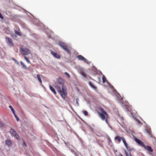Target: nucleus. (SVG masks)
I'll use <instances>...</instances> for the list:
<instances>
[{
    "label": "nucleus",
    "instance_id": "30",
    "mask_svg": "<svg viewBox=\"0 0 156 156\" xmlns=\"http://www.w3.org/2000/svg\"><path fill=\"white\" fill-rule=\"evenodd\" d=\"M135 120H136V121H137L139 124H140V122L139 120H138L136 119H135Z\"/></svg>",
    "mask_w": 156,
    "mask_h": 156
},
{
    "label": "nucleus",
    "instance_id": "17",
    "mask_svg": "<svg viewBox=\"0 0 156 156\" xmlns=\"http://www.w3.org/2000/svg\"><path fill=\"white\" fill-rule=\"evenodd\" d=\"M37 77L38 80H39V82L40 83L41 85V83H42V80L41 79V78L40 76V75L38 74L37 75Z\"/></svg>",
    "mask_w": 156,
    "mask_h": 156
},
{
    "label": "nucleus",
    "instance_id": "27",
    "mask_svg": "<svg viewBox=\"0 0 156 156\" xmlns=\"http://www.w3.org/2000/svg\"><path fill=\"white\" fill-rule=\"evenodd\" d=\"M125 153L126 154V156H129V154H128V153L127 152V151H125Z\"/></svg>",
    "mask_w": 156,
    "mask_h": 156
},
{
    "label": "nucleus",
    "instance_id": "41",
    "mask_svg": "<svg viewBox=\"0 0 156 156\" xmlns=\"http://www.w3.org/2000/svg\"><path fill=\"white\" fill-rule=\"evenodd\" d=\"M129 156H132L131 155V154H129Z\"/></svg>",
    "mask_w": 156,
    "mask_h": 156
},
{
    "label": "nucleus",
    "instance_id": "23",
    "mask_svg": "<svg viewBox=\"0 0 156 156\" xmlns=\"http://www.w3.org/2000/svg\"><path fill=\"white\" fill-rule=\"evenodd\" d=\"M102 79L103 83H105V77L104 76H103V77L102 78Z\"/></svg>",
    "mask_w": 156,
    "mask_h": 156
},
{
    "label": "nucleus",
    "instance_id": "40",
    "mask_svg": "<svg viewBox=\"0 0 156 156\" xmlns=\"http://www.w3.org/2000/svg\"><path fill=\"white\" fill-rule=\"evenodd\" d=\"M147 133H149V132L147 130Z\"/></svg>",
    "mask_w": 156,
    "mask_h": 156
},
{
    "label": "nucleus",
    "instance_id": "16",
    "mask_svg": "<svg viewBox=\"0 0 156 156\" xmlns=\"http://www.w3.org/2000/svg\"><path fill=\"white\" fill-rule=\"evenodd\" d=\"M5 143L8 146H9L11 144V142L9 140H7L5 141Z\"/></svg>",
    "mask_w": 156,
    "mask_h": 156
},
{
    "label": "nucleus",
    "instance_id": "21",
    "mask_svg": "<svg viewBox=\"0 0 156 156\" xmlns=\"http://www.w3.org/2000/svg\"><path fill=\"white\" fill-rule=\"evenodd\" d=\"M12 59L13 61H14L15 62L16 64L19 65V62L17 61L16 59H15L14 58H13Z\"/></svg>",
    "mask_w": 156,
    "mask_h": 156
},
{
    "label": "nucleus",
    "instance_id": "22",
    "mask_svg": "<svg viewBox=\"0 0 156 156\" xmlns=\"http://www.w3.org/2000/svg\"><path fill=\"white\" fill-rule=\"evenodd\" d=\"M64 74L68 77L70 78V76L69 74L67 72H65L64 73Z\"/></svg>",
    "mask_w": 156,
    "mask_h": 156
},
{
    "label": "nucleus",
    "instance_id": "28",
    "mask_svg": "<svg viewBox=\"0 0 156 156\" xmlns=\"http://www.w3.org/2000/svg\"><path fill=\"white\" fill-rule=\"evenodd\" d=\"M125 153L126 154V156H129V154H128V153L127 152V151H125Z\"/></svg>",
    "mask_w": 156,
    "mask_h": 156
},
{
    "label": "nucleus",
    "instance_id": "24",
    "mask_svg": "<svg viewBox=\"0 0 156 156\" xmlns=\"http://www.w3.org/2000/svg\"><path fill=\"white\" fill-rule=\"evenodd\" d=\"M76 103L77 104V106H79V104L78 101L79 100V99L78 98H77L76 99Z\"/></svg>",
    "mask_w": 156,
    "mask_h": 156
},
{
    "label": "nucleus",
    "instance_id": "9",
    "mask_svg": "<svg viewBox=\"0 0 156 156\" xmlns=\"http://www.w3.org/2000/svg\"><path fill=\"white\" fill-rule=\"evenodd\" d=\"M77 57L79 60L83 61L84 62L87 63L88 64H89L90 63V62L88 61L85 58H84L83 56L81 55H78Z\"/></svg>",
    "mask_w": 156,
    "mask_h": 156
},
{
    "label": "nucleus",
    "instance_id": "42",
    "mask_svg": "<svg viewBox=\"0 0 156 156\" xmlns=\"http://www.w3.org/2000/svg\"><path fill=\"white\" fill-rule=\"evenodd\" d=\"M1 55V52H0V55Z\"/></svg>",
    "mask_w": 156,
    "mask_h": 156
},
{
    "label": "nucleus",
    "instance_id": "4",
    "mask_svg": "<svg viewBox=\"0 0 156 156\" xmlns=\"http://www.w3.org/2000/svg\"><path fill=\"white\" fill-rule=\"evenodd\" d=\"M20 51L22 54L23 55H28L30 54V51L29 49L27 48H21Z\"/></svg>",
    "mask_w": 156,
    "mask_h": 156
},
{
    "label": "nucleus",
    "instance_id": "38",
    "mask_svg": "<svg viewBox=\"0 0 156 156\" xmlns=\"http://www.w3.org/2000/svg\"><path fill=\"white\" fill-rule=\"evenodd\" d=\"M118 156H123L121 154H120L119 155H118Z\"/></svg>",
    "mask_w": 156,
    "mask_h": 156
},
{
    "label": "nucleus",
    "instance_id": "36",
    "mask_svg": "<svg viewBox=\"0 0 156 156\" xmlns=\"http://www.w3.org/2000/svg\"><path fill=\"white\" fill-rule=\"evenodd\" d=\"M12 112L13 114H14V115H16L15 113V110L13 111V112Z\"/></svg>",
    "mask_w": 156,
    "mask_h": 156
},
{
    "label": "nucleus",
    "instance_id": "10",
    "mask_svg": "<svg viewBox=\"0 0 156 156\" xmlns=\"http://www.w3.org/2000/svg\"><path fill=\"white\" fill-rule=\"evenodd\" d=\"M149 152H152L153 151V150L152 148L149 146H145L144 145V146H143Z\"/></svg>",
    "mask_w": 156,
    "mask_h": 156
},
{
    "label": "nucleus",
    "instance_id": "14",
    "mask_svg": "<svg viewBox=\"0 0 156 156\" xmlns=\"http://www.w3.org/2000/svg\"><path fill=\"white\" fill-rule=\"evenodd\" d=\"M89 85L90 87L94 90H96L97 87L94 85H93L91 82H89Z\"/></svg>",
    "mask_w": 156,
    "mask_h": 156
},
{
    "label": "nucleus",
    "instance_id": "13",
    "mask_svg": "<svg viewBox=\"0 0 156 156\" xmlns=\"http://www.w3.org/2000/svg\"><path fill=\"white\" fill-rule=\"evenodd\" d=\"M49 88L50 90L53 93V94L55 95H56V92L55 90L50 85H49Z\"/></svg>",
    "mask_w": 156,
    "mask_h": 156
},
{
    "label": "nucleus",
    "instance_id": "11",
    "mask_svg": "<svg viewBox=\"0 0 156 156\" xmlns=\"http://www.w3.org/2000/svg\"><path fill=\"white\" fill-rule=\"evenodd\" d=\"M51 53L56 58H60V55L57 53L53 51H51Z\"/></svg>",
    "mask_w": 156,
    "mask_h": 156
},
{
    "label": "nucleus",
    "instance_id": "18",
    "mask_svg": "<svg viewBox=\"0 0 156 156\" xmlns=\"http://www.w3.org/2000/svg\"><path fill=\"white\" fill-rule=\"evenodd\" d=\"M15 32L16 34H17L19 36H21V33H20V31L19 30H15Z\"/></svg>",
    "mask_w": 156,
    "mask_h": 156
},
{
    "label": "nucleus",
    "instance_id": "15",
    "mask_svg": "<svg viewBox=\"0 0 156 156\" xmlns=\"http://www.w3.org/2000/svg\"><path fill=\"white\" fill-rule=\"evenodd\" d=\"M20 64L21 66H22L23 69L27 70V68L26 66L24 65L23 63L22 62H20Z\"/></svg>",
    "mask_w": 156,
    "mask_h": 156
},
{
    "label": "nucleus",
    "instance_id": "31",
    "mask_svg": "<svg viewBox=\"0 0 156 156\" xmlns=\"http://www.w3.org/2000/svg\"><path fill=\"white\" fill-rule=\"evenodd\" d=\"M0 18L2 19H4L3 16L1 13H0Z\"/></svg>",
    "mask_w": 156,
    "mask_h": 156
},
{
    "label": "nucleus",
    "instance_id": "2",
    "mask_svg": "<svg viewBox=\"0 0 156 156\" xmlns=\"http://www.w3.org/2000/svg\"><path fill=\"white\" fill-rule=\"evenodd\" d=\"M101 113L98 112V113L100 116V118L102 120H104L105 119L106 117H107V114L105 110L102 108H100L99 109Z\"/></svg>",
    "mask_w": 156,
    "mask_h": 156
},
{
    "label": "nucleus",
    "instance_id": "32",
    "mask_svg": "<svg viewBox=\"0 0 156 156\" xmlns=\"http://www.w3.org/2000/svg\"><path fill=\"white\" fill-rule=\"evenodd\" d=\"M84 114L85 115H87L88 114V112L87 111H85L84 112Z\"/></svg>",
    "mask_w": 156,
    "mask_h": 156
},
{
    "label": "nucleus",
    "instance_id": "20",
    "mask_svg": "<svg viewBox=\"0 0 156 156\" xmlns=\"http://www.w3.org/2000/svg\"><path fill=\"white\" fill-rule=\"evenodd\" d=\"M24 58L27 61V62L28 63H30V60H29V59L26 57L25 56H24Z\"/></svg>",
    "mask_w": 156,
    "mask_h": 156
},
{
    "label": "nucleus",
    "instance_id": "19",
    "mask_svg": "<svg viewBox=\"0 0 156 156\" xmlns=\"http://www.w3.org/2000/svg\"><path fill=\"white\" fill-rule=\"evenodd\" d=\"M121 138L119 136H116L115 138V139L116 140H117L119 142H120L121 140Z\"/></svg>",
    "mask_w": 156,
    "mask_h": 156
},
{
    "label": "nucleus",
    "instance_id": "29",
    "mask_svg": "<svg viewBox=\"0 0 156 156\" xmlns=\"http://www.w3.org/2000/svg\"><path fill=\"white\" fill-rule=\"evenodd\" d=\"M125 153L126 154V156H129V154H128V153L127 152V151H125Z\"/></svg>",
    "mask_w": 156,
    "mask_h": 156
},
{
    "label": "nucleus",
    "instance_id": "35",
    "mask_svg": "<svg viewBox=\"0 0 156 156\" xmlns=\"http://www.w3.org/2000/svg\"><path fill=\"white\" fill-rule=\"evenodd\" d=\"M12 112L13 114H14V115H16L15 113V110L13 111V112Z\"/></svg>",
    "mask_w": 156,
    "mask_h": 156
},
{
    "label": "nucleus",
    "instance_id": "39",
    "mask_svg": "<svg viewBox=\"0 0 156 156\" xmlns=\"http://www.w3.org/2000/svg\"><path fill=\"white\" fill-rule=\"evenodd\" d=\"M105 122H106L108 124V125H109V124H108V122H107V120H105Z\"/></svg>",
    "mask_w": 156,
    "mask_h": 156
},
{
    "label": "nucleus",
    "instance_id": "33",
    "mask_svg": "<svg viewBox=\"0 0 156 156\" xmlns=\"http://www.w3.org/2000/svg\"><path fill=\"white\" fill-rule=\"evenodd\" d=\"M3 126V123L2 122H0V127H2Z\"/></svg>",
    "mask_w": 156,
    "mask_h": 156
},
{
    "label": "nucleus",
    "instance_id": "6",
    "mask_svg": "<svg viewBox=\"0 0 156 156\" xmlns=\"http://www.w3.org/2000/svg\"><path fill=\"white\" fill-rule=\"evenodd\" d=\"M10 132L11 134H12L13 136L16 138L17 139L19 140L20 137L16 133V132L12 129H11L10 130Z\"/></svg>",
    "mask_w": 156,
    "mask_h": 156
},
{
    "label": "nucleus",
    "instance_id": "12",
    "mask_svg": "<svg viewBox=\"0 0 156 156\" xmlns=\"http://www.w3.org/2000/svg\"><path fill=\"white\" fill-rule=\"evenodd\" d=\"M121 138L122 140V141L123 142V143L124 144V145L125 146V147L127 149V150H128V147L127 144L126 143V141L125 140V139L124 138H123L122 137H121Z\"/></svg>",
    "mask_w": 156,
    "mask_h": 156
},
{
    "label": "nucleus",
    "instance_id": "1",
    "mask_svg": "<svg viewBox=\"0 0 156 156\" xmlns=\"http://www.w3.org/2000/svg\"><path fill=\"white\" fill-rule=\"evenodd\" d=\"M58 92L60 94L62 97L65 99L66 96L67 94L66 90L64 86H62V88L59 87L57 86L56 87Z\"/></svg>",
    "mask_w": 156,
    "mask_h": 156
},
{
    "label": "nucleus",
    "instance_id": "37",
    "mask_svg": "<svg viewBox=\"0 0 156 156\" xmlns=\"http://www.w3.org/2000/svg\"><path fill=\"white\" fill-rule=\"evenodd\" d=\"M110 87L112 88V89L113 87V86H112L111 85H110Z\"/></svg>",
    "mask_w": 156,
    "mask_h": 156
},
{
    "label": "nucleus",
    "instance_id": "34",
    "mask_svg": "<svg viewBox=\"0 0 156 156\" xmlns=\"http://www.w3.org/2000/svg\"><path fill=\"white\" fill-rule=\"evenodd\" d=\"M23 146H26V144L25 142H23Z\"/></svg>",
    "mask_w": 156,
    "mask_h": 156
},
{
    "label": "nucleus",
    "instance_id": "8",
    "mask_svg": "<svg viewBox=\"0 0 156 156\" xmlns=\"http://www.w3.org/2000/svg\"><path fill=\"white\" fill-rule=\"evenodd\" d=\"M133 137L134 140L140 146H141L142 147H143L144 146V144L140 140L137 139L136 137L133 136Z\"/></svg>",
    "mask_w": 156,
    "mask_h": 156
},
{
    "label": "nucleus",
    "instance_id": "26",
    "mask_svg": "<svg viewBox=\"0 0 156 156\" xmlns=\"http://www.w3.org/2000/svg\"><path fill=\"white\" fill-rule=\"evenodd\" d=\"M14 116H15V118H16L17 121H19V119L17 117V116L16 115H14Z\"/></svg>",
    "mask_w": 156,
    "mask_h": 156
},
{
    "label": "nucleus",
    "instance_id": "5",
    "mask_svg": "<svg viewBox=\"0 0 156 156\" xmlns=\"http://www.w3.org/2000/svg\"><path fill=\"white\" fill-rule=\"evenodd\" d=\"M78 72L83 77L87 78L88 76L83 71L82 68H80L78 70Z\"/></svg>",
    "mask_w": 156,
    "mask_h": 156
},
{
    "label": "nucleus",
    "instance_id": "7",
    "mask_svg": "<svg viewBox=\"0 0 156 156\" xmlns=\"http://www.w3.org/2000/svg\"><path fill=\"white\" fill-rule=\"evenodd\" d=\"M6 41L10 47H12L14 45L13 42L11 39L8 37H6Z\"/></svg>",
    "mask_w": 156,
    "mask_h": 156
},
{
    "label": "nucleus",
    "instance_id": "25",
    "mask_svg": "<svg viewBox=\"0 0 156 156\" xmlns=\"http://www.w3.org/2000/svg\"><path fill=\"white\" fill-rule=\"evenodd\" d=\"M9 107L11 109L12 112H13V111L14 110V109L11 106L9 105Z\"/></svg>",
    "mask_w": 156,
    "mask_h": 156
},
{
    "label": "nucleus",
    "instance_id": "3",
    "mask_svg": "<svg viewBox=\"0 0 156 156\" xmlns=\"http://www.w3.org/2000/svg\"><path fill=\"white\" fill-rule=\"evenodd\" d=\"M59 45L68 53H69V51L68 49L69 46L68 45L64 42H61L59 43Z\"/></svg>",
    "mask_w": 156,
    "mask_h": 156
}]
</instances>
